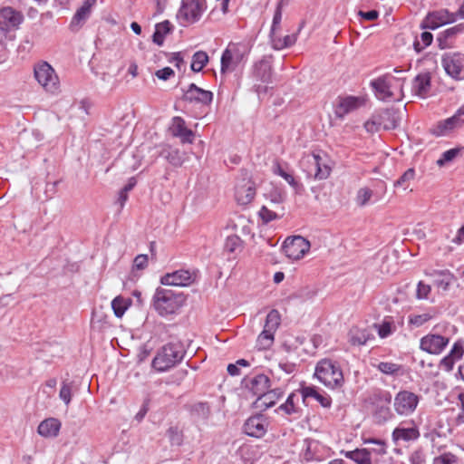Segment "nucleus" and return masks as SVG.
Masks as SVG:
<instances>
[{
  "label": "nucleus",
  "instance_id": "f257e3e1",
  "mask_svg": "<svg viewBox=\"0 0 464 464\" xmlns=\"http://www.w3.org/2000/svg\"><path fill=\"white\" fill-rule=\"evenodd\" d=\"M186 295L169 288L157 287L151 299V306L160 316L176 314L185 304Z\"/></svg>",
  "mask_w": 464,
  "mask_h": 464
},
{
  "label": "nucleus",
  "instance_id": "f03ea898",
  "mask_svg": "<svg viewBox=\"0 0 464 464\" xmlns=\"http://www.w3.org/2000/svg\"><path fill=\"white\" fill-rule=\"evenodd\" d=\"M185 353L181 343H167L158 351L152 361V367L158 372H165L180 362Z\"/></svg>",
  "mask_w": 464,
  "mask_h": 464
},
{
  "label": "nucleus",
  "instance_id": "7ed1b4c3",
  "mask_svg": "<svg viewBox=\"0 0 464 464\" xmlns=\"http://www.w3.org/2000/svg\"><path fill=\"white\" fill-rule=\"evenodd\" d=\"M315 377L326 387L340 388L344 382L341 368L332 360H321L315 367Z\"/></svg>",
  "mask_w": 464,
  "mask_h": 464
},
{
  "label": "nucleus",
  "instance_id": "20e7f679",
  "mask_svg": "<svg viewBox=\"0 0 464 464\" xmlns=\"http://www.w3.org/2000/svg\"><path fill=\"white\" fill-rule=\"evenodd\" d=\"M246 53V48L244 44L230 43L221 56V74L236 71L244 62Z\"/></svg>",
  "mask_w": 464,
  "mask_h": 464
},
{
  "label": "nucleus",
  "instance_id": "39448f33",
  "mask_svg": "<svg viewBox=\"0 0 464 464\" xmlns=\"http://www.w3.org/2000/svg\"><path fill=\"white\" fill-rule=\"evenodd\" d=\"M206 8V0H182L177 17L182 24H193L200 19Z\"/></svg>",
  "mask_w": 464,
  "mask_h": 464
},
{
  "label": "nucleus",
  "instance_id": "423d86ee",
  "mask_svg": "<svg viewBox=\"0 0 464 464\" xmlns=\"http://www.w3.org/2000/svg\"><path fill=\"white\" fill-rule=\"evenodd\" d=\"M34 77L46 92L55 93L58 91L59 79L49 63L44 62L35 66Z\"/></svg>",
  "mask_w": 464,
  "mask_h": 464
},
{
  "label": "nucleus",
  "instance_id": "0eeeda50",
  "mask_svg": "<svg viewBox=\"0 0 464 464\" xmlns=\"http://www.w3.org/2000/svg\"><path fill=\"white\" fill-rule=\"evenodd\" d=\"M256 196V185L248 173L245 171L235 186V199L237 204L248 205Z\"/></svg>",
  "mask_w": 464,
  "mask_h": 464
},
{
  "label": "nucleus",
  "instance_id": "6e6552de",
  "mask_svg": "<svg viewBox=\"0 0 464 464\" xmlns=\"http://www.w3.org/2000/svg\"><path fill=\"white\" fill-rule=\"evenodd\" d=\"M401 81V79L396 78L391 73H386L372 80L370 85L373 89L378 99L382 101H388L392 99L394 96L392 92L394 83L400 82Z\"/></svg>",
  "mask_w": 464,
  "mask_h": 464
},
{
  "label": "nucleus",
  "instance_id": "1a4fd4ad",
  "mask_svg": "<svg viewBox=\"0 0 464 464\" xmlns=\"http://www.w3.org/2000/svg\"><path fill=\"white\" fill-rule=\"evenodd\" d=\"M310 242L301 236L287 237L283 244L285 255L292 260H299L310 249Z\"/></svg>",
  "mask_w": 464,
  "mask_h": 464
},
{
  "label": "nucleus",
  "instance_id": "9d476101",
  "mask_svg": "<svg viewBox=\"0 0 464 464\" xmlns=\"http://www.w3.org/2000/svg\"><path fill=\"white\" fill-rule=\"evenodd\" d=\"M419 396L410 391L399 392L393 401L394 411L401 416L411 415L417 408Z\"/></svg>",
  "mask_w": 464,
  "mask_h": 464
},
{
  "label": "nucleus",
  "instance_id": "9b49d317",
  "mask_svg": "<svg viewBox=\"0 0 464 464\" xmlns=\"http://www.w3.org/2000/svg\"><path fill=\"white\" fill-rule=\"evenodd\" d=\"M456 21V14L447 9L430 12L420 24L421 29H437L447 24Z\"/></svg>",
  "mask_w": 464,
  "mask_h": 464
},
{
  "label": "nucleus",
  "instance_id": "f8f14e48",
  "mask_svg": "<svg viewBox=\"0 0 464 464\" xmlns=\"http://www.w3.org/2000/svg\"><path fill=\"white\" fill-rule=\"evenodd\" d=\"M22 15L11 7H5L0 10V44L6 37V33L15 29L22 22Z\"/></svg>",
  "mask_w": 464,
  "mask_h": 464
},
{
  "label": "nucleus",
  "instance_id": "ddd939ff",
  "mask_svg": "<svg viewBox=\"0 0 464 464\" xmlns=\"http://www.w3.org/2000/svg\"><path fill=\"white\" fill-rule=\"evenodd\" d=\"M442 64L446 72L455 80L464 78V54L455 53L446 55L442 59Z\"/></svg>",
  "mask_w": 464,
  "mask_h": 464
},
{
  "label": "nucleus",
  "instance_id": "4468645a",
  "mask_svg": "<svg viewBox=\"0 0 464 464\" xmlns=\"http://www.w3.org/2000/svg\"><path fill=\"white\" fill-rule=\"evenodd\" d=\"M420 437V431L414 421H403L396 427L392 434V440L395 444L399 441H413Z\"/></svg>",
  "mask_w": 464,
  "mask_h": 464
},
{
  "label": "nucleus",
  "instance_id": "2eb2a0df",
  "mask_svg": "<svg viewBox=\"0 0 464 464\" xmlns=\"http://www.w3.org/2000/svg\"><path fill=\"white\" fill-rule=\"evenodd\" d=\"M244 387L248 390L257 400L270 387V379L266 374L260 373L252 377H246L243 380Z\"/></svg>",
  "mask_w": 464,
  "mask_h": 464
},
{
  "label": "nucleus",
  "instance_id": "dca6fc26",
  "mask_svg": "<svg viewBox=\"0 0 464 464\" xmlns=\"http://www.w3.org/2000/svg\"><path fill=\"white\" fill-rule=\"evenodd\" d=\"M267 425V419L262 414H257L246 420L244 424V430L248 436L261 438L266 434Z\"/></svg>",
  "mask_w": 464,
  "mask_h": 464
},
{
  "label": "nucleus",
  "instance_id": "f3484780",
  "mask_svg": "<svg viewBox=\"0 0 464 464\" xmlns=\"http://www.w3.org/2000/svg\"><path fill=\"white\" fill-rule=\"evenodd\" d=\"M449 343V338L439 334H428L420 339V349L431 353L439 354Z\"/></svg>",
  "mask_w": 464,
  "mask_h": 464
},
{
  "label": "nucleus",
  "instance_id": "a211bd4d",
  "mask_svg": "<svg viewBox=\"0 0 464 464\" xmlns=\"http://www.w3.org/2000/svg\"><path fill=\"white\" fill-rule=\"evenodd\" d=\"M194 282V275L188 270H178L169 273L160 278L164 285L187 286Z\"/></svg>",
  "mask_w": 464,
  "mask_h": 464
},
{
  "label": "nucleus",
  "instance_id": "6ab92c4d",
  "mask_svg": "<svg viewBox=\"0 0 464 464\" xmlns=\"http://www.w3.org/2000/svg\"><path fill=\"white\" fill-rule=\"evenodd\" d=\"M365 444L372 445L365 449L373 456L375 464H392V459L386 456V443L383 440L370 439L365 440Z\"/></svg>",
  "mask_w": 464,
  "mask_h": 464
},
{
  "label": "nucleus",
  "instance_id": "aec40b11",
  "mask_svg": "<svg viewBox=\"0 0 464 464\" xmlns=\"http://www.w3.org/2000/svg\"><path fill=\"white\" fill-rule=\"evenodd\" d=\"M213 99V93L198 87L195 83H191L184 94V100L189 102H197L201 104H210Z\"/></svg>",
  "mask_w": 464,
  "mask_h": 464
},
{
  "label": "nucleus",
  "instance_id": "412c9836",
  "mask_svg": "<svg viewBox=\"0 0 464 464\" xmlns=\"http://www.w3.org/2000/svg\"><path fill=\"white\" fill-rule=\"evenodd\" d=\"M96 2L97 0H85L82 6L77 9L70 24V28L72 31H78L90 17L92 9L96 5Z\"/></svg>",
  "mask_w": 464,
  "mask_h": 464
},
{
  "label": "nucleus",
  "instance_id": "4be33fe9",
  "mask_svg": "<svg viewBox=\"0 0 464 464\" xmlns=\"http://www.w3.org/2000/svg\"><path fill=\"white\" fill-rule=\"evenodd\" d=\"M171 134L180 139L183 143H192L194 133L186 127L185 121L181 117H174L169 127Z\"/></svg>",
  "mask_w": 464,
  "mask_h": 464
},
{
  "label": "nucleus",
  "instance_id": "5701e85b",
  "mask_svg": "<svg viewBox=\"0 0 464 464\" xmlns=\"http://www.w3.org/2000/svg\"><path fill=\"white\" fill-rule=\"evenodd\" d=\"M364 99L362 97L348 96L341 99L335 109L337 118H343L346 114L355 111L364 104Z\"/></svg>",
  "mask_w": 464,
  "mask_h": 464
},
{
  "label": "nucleus",
  "instance_id": "b1692460",
  "mask_svg": "<svg viewBox=\"0 0 464 464\" xmlns=\"http://www.w3.org/2000/svg\"><path fill=\"white\" fill-rule=\"evenodd\" d=\"M307 162L314 169V178L315 179H325L331 174V168L326 164L325 160L319 154H312L307 159Z\"/></svg>",
  "mask_w": 464,
  "mask_h": 464
},
{
  "label": "nucleus",
  "instance_id": "393cba45",
  "mask_svg": "<svg viewBox=\"0 0 464 464\" xmlns=\"http://www.w3.org/2000/svg\"><path fill=\"white\" fill-rule=\"evenodd\" d=\"M430 90V75L429 72L418 74L412 81L411 91L412 93L425 98Z\"/></svg>",
  "mask_w": 464,
  "mask_h": 464
},
{
  "label": "nucleus",
  "instance_id": "a878e982",
  "mask_svg": "<svg viewBox=\"0 0 464 464\" xmlns=\"http://www.w3.org/2000/svg\"><path fill=\"white\" fill-rule=\"evenodd\" d=\"M463 353V344L460 342L455 343L450 353L440 361V366L446 372H450L453 369L455 362L460 360Z\"/></svg>",
  "mask_w": 464,
  "mask_h": 464
},
{
  "label": "nucleus",
  "instance_id": "bb28decb",
  "mask_svg": "<svg viewBox=\"0 0 464 464\" xmlns=\"http://www.w3.org/2000/svg\"><path fill=\"white\" fill-rule=\"evenodd\" d=\"M464 32V23L456 24L450 28L441 32L437 40L439 42V47L440 49H446L451 46V40L458 34Z\"/></svg>",
  "mask_w": 464,
  "mask_h": 464
},
{
  "label": "nucleus",
  "instance_id": "cd10ccee",
  "mask_svg": "<svg viewBox=\"0 0 464 464\" xmlns=\"http://www.w3.org/2000/svg\"><path fill=\"white\" fill-rule=\"evenodd\" d=\"M61 428V422L54 418L43 420L37 429L38 433L43 437H56Z\"/></svg>",
  "mask_w": 464,
  "mask_h": 464
},
{
  "label": "nucleus",
  "instance_id": "c85d7f7f",
  "mask_svg": "<svg viewBox=\"0 0 464 464\" xmlns=\"http://www.w3.org/2000/svg\"><path fill=\"white\" fill-rule=\"evenodd\" d=\"M464 121H462L458 116H452L448 118L447 120L440 121L438 123L437 127L433 130V134L436 136H443L446 135L450 130L455 128H459L462 126Z\"/></svg>",
  "mask_w": 464,
  "mask_h": 464
},
{
  "label": "nucleus",
  "instance_id": "c756f323",
  "mask_svg": "<svg viewBox=\"0 0 464 464\" xmlns=\"http://www.w3.org/2000/svg\"><path fill=\"white\" fill-rule=\"evenodd\" d=\"M379 117L385 130L395 129L401 121L399 111L393 108L383 111Z\"/></svg>",
  "mask_w": 464,
  "mask_h": 464
},
{
  "label": "nucleus",
  "instance_id": "7c9ffc66",
  "mask_svg": "<svg viewBox=\"0 0 464 464\" xmlns=\"http://www.w3.org/2000/svg\"><path fill=\"white\" fill-rule=\"evenodd\" d=\"M265 197L268 201L267 205L280 208H283L281 205L285 199V192L281 188L271 186L266 192Z\"/></svg>",
  "mask_w": 464,
  "mask_h": 464
},
{
  "label": "nucleus",
  "instance_id": "2f4dec72",
  "mask_svg": "<svg viewBox=\"0 0 464 464\" xmlns=\"http://www.w3.org/2000/svg\"><path fill=\"white\" fill-rule=\"evenodd\" d=\"M346 458L353 460L357 464H375L373 456L366 449H356L344 452Z\"/></svg>",
  "mask_w": 464,
  "mask_h": 464
},
{
  "label": "nucleus",
  "instance_id": "473e14b6",
  "mask_svg": "<svg viewBox=\"0 0 464 464\" xmlns=\"http://www.w3.org/2000/svg\"><path fill=\"white\" fill-rule=\"evenodd\" d=\"M284 394V392L280 388H276L273 390H266V392L260 397L259 400L256 401L259 403L260 407H265V409L270 408L274 406L277 400H279Z\"/></svg>",
  "mask_w": 464,
  "mask_h": 464
},
{
  "label": "nucleus",
  "instance_id": "72a5a7b5",
  "mask_svg": "<svg viewBox=\"0 0 464 464\" xmlns=\"http://www.w3.org/2000/svg\"><path fill=\"white\" fill-rule=\"evenodd\" d=\"M258 215L264 223H269L270 221L281 218L285 215V208H276V207L264 205L259 210Z\"/></svg>",
  "mask_w": 464,
  "mask_h": 464
},
{
  "label": "nucleus",
  "instance_id": "f704fd0d",
  "mask_svg": "<svg viewBox=\"0 0 464 464\" xmlns=\"http://www.w3.org/2000/svg\"><path fill=\"white\" fill-rule=\"evenodd\" d=\"M302 395L304 399L314 398L324 408H329L332 403V399L327 394H322L317 392L314 387L307 386L302 389Z\"/></svg>",
  "mask_w": 464,
  "mask_h": 464
},
{
  "label": "nucleus",
  "instance_id": "c9c22d12",
  "mask_svg": "<svg viewBox=\"0 0 464 464\" xmlns=\"http://www.w3.org/2000/svg\"><path fill=\"white\" fill-rule=\"evenodd\" d=\"M270 38L273 48L276 50H282L294 45L296 42L297 36L296 34H293L281 37L277 33H276L274 35H270Z\"/></svg>",
  "mask_w": 464,
  "mask_h": 464
},
{
  "label": "nucleus",
  "instance_id": "e433bc0d",
  "mask_svg": "<svg viewBox=\"0 0 464 464\" xmlns=\"http://www.w3.org/2000/svg\"><path fill=\"white\" fill-rule=\"evenodd\" d=\"M255 77L262 82H269L272 79V67L268 62L261 61L255 66Z\"/></svg>",
  "mask_w": 464,
  "mask_h": 464
},
{
  "label": "nucleus",
  "instance_id": "4c0bfd02",
  "mask_svg": "<svg viewBox=\"0 0 464 464\" xmlns=\"http://www.w3.org/2000/svg\"><path fill=\"white\" fill-rule=\"evenodd\" d=\"M172 30L171 24L166 20L160 24H156L155 32L153 34L152 39L153 42L158 45H162L164 42L165 35L170 33Z\"/></svg>",
  "mask_w": 464,
  "mask_h": 464
},
{
  "label": "nucleus",
  "instance_id": "58836bf2",
  "mask_svg": "<svg viewBox=\"0 0 464 464\" xmlns=\"http://www.w3.org/2000/svg\"><path fill=\"white\" fill-rule=\"evenodd\" d=\"M318 442L312 440H304V449L302 452V458L305 461L320 460V457L315 454Z\"/></svg>",
  "mask_w": 464,
  "mask_h": 464
},
{
  "label": "nucleus",
  "instance_id": "ea45409f",
  "mask_svg": "<svg viewBox=\"0 0 464 464\" xmlns=\"http://www.w3.org/2000/svg\"><path fill=\"white\" fill-rule=\"evenodd\" d=\"M281 323V315L276 309L271 310L265 322L264 329L276 334Z\"/></svg>",
  "mask_w": 464,
  "mask_h": 464
},
{
  "label": "nucleus",
  "instance_id": "a19ab883",
  "mask_svg": "<svg viewBox=\"0 0 464 464\" xmlns=\"http://www.w3.org/2000/svg\"><path fill=\"white\" fill-rule=\"evenodd\" d=\"M281 323V315L276 309L271 310L265 322L264 329L276 334Z\"/></svg>",
  "mask_w": 464,
  "mask_h": 464
},
{
  "label": "nucleus",
  "instance_id": "79ce46f5",
  "mask_svg": "<svg viewBox=\"0 0 464 464\" xmlns=\"http://www.w3.org/2000/svg\"><path fill=\"white\" fill-rule=\"evenodd\" d=\"M208 63V55L204 51H198L196 52L192 56V63H191V70L193 72H198L202 71V69L206 66V64Z\"/></svg>",
  "mask_w": 464,
  "mask_h": 464
},
{
  "label": "nucleus",
  "instance_id": "37998d69",
  "mask_svg": "<svg viewBox=\"0 0 464 464\" xmlns=\"http://www.w3.org/2000/svg\"><path fill=\"white\" fill-rule=\"evenodd\" d=\"M433 35L430 32H423L420 36H416L413 42V48L417 53H420L426 47L431 44Z\"/></svg>",
  "mask_w": 464,
  "mask_h": 464
},
{
  "label": "nucleus",
  "instance_id": "c03bdc74",
  "mask_svg": "<svg viewBox=\"0 0 464 464\" xmlns=\"http://www.w3.org/2000/svg\"><path fill=\"white\" fill-rule=\"evenodd\" d=\"M275 340V334L264 329L256 339V347L259 350H266L270 348Z\"/></svg>",
  "mask_w": 464,
  "mask_h": 464
},
{
  "label": "nucleus",
  "instance_id": "a18cd8bd",
  "mask_svg": "<svg viewBox=\"0 0 464 464\" xmlns=\"http://www.w3.org/2000/svg\"><path fill=\"white\" fill-rule=\"evenodd\" d=\"M273 172L282 177L292 188L298 191L301 185L295 179L292 174L287 173L278 162L273 166Z\"/></svg>",
  "mask_w": 464,
  "mask_h": 464
},
{
  "label": "nucleus",
  "instance_id": "49530a36",
  "mask_svg": "<svg viewBox=\"0 0 464 464\" xmlns=\"http://www.w3.org/2000/svg\"><path fill=\"white\" fill-rule=\"evenodd\" d=\"M130 302L122 296L115 297L111 302V308L116 317L121 318L128 309Z\"/></svg>",
  "mask_w": 464,
  "mask_h": 464
},
{
  "label": "nucleus",
  "instance_id": "de8ad7c7",
  "mask_svg": "<svg viewBox=\"0 0 464 464\" xmlns=\"http://www.w3.org/2000/svg\"><path fill=\"white\" fill-rule=\"evenodd\" d=\"M368 340V334L364 330L353 328L349 332V342L353 345L365 344Z\"/></svg>",
  "mask_w": 464,
  "mask_h": 464
},
{
  "label": "nucleus",
  "instance_id": "09e8293b",
  "mask_svg": "<svg viewBox=\"0 0 464 464\" xmlns=\"http://www.w3.org/2000/svg\"><path fill=\"white\" fill-rule=\"evenodd\" d=\"M163 156L170 164L179 166L182 163V157L178 150L167 147L161 151Z\"/></svg>",
  "mask_w": 464,
  "mask_h": 464
},
{
  "label": "nucleus",
  "instance_id": "8fccbe9b",
  "mask_svg": "<svg viewBox=\"0 0 464 464\" xmlns=\"http://www.w3.org/2000/svg\"><path fill=\"white\" fill-rule=\"evenodd\" d=\"M374 327L377 329L378 334L381 338L388 337L396 329L394 323L390 320H385L380 324H374Z\"/></svg>",
  "mask_w": 464,
  "mask_h": 464
},
{
  "label": "nucleus",
  "instance_id": "3c124183",
  "mask_svg": "<svg viewBox=\"0 0 464 464\" xmlns=\"http://www.w3.org/2000/svg\"><path fill=\"white\" fill-rule=\"evenodd\" d=\"M414 169H408L398 180L394 182V187H401L404 190L410 186V182L414 179Z\"/></svg>",
  "mask_w": 464,
  "mask_h": 464
},
{
  "label": "nucleus",
  "instance_id": "603ef678",
  "mask_svg": "<svg viewBox=\"0 0 464 464\" xmlns=\"http://www.w3.org/2000/svg\"><path fill=\"white\" fill-rule=\"evenodd\" d=\"M192 413L198 418L208 419L210 415V407L207 402H197L192 406Z\"/></svg>",
  "mask_w": 464,
  "mask_h": 464
},
{
  "label": "nucleus",
  "instance_id": "864d4df0",
  "mask_svg": "<svg viewBox=\"0 0 464 464\" xmlns=\"http://www.w3.org/2000/svg\"><path fill=\"white\" fill-rule=\"evenodd\" d=\"M242 244V240L237 236H229L227 237L224 249L228 253H234L237 250L240 249Z\"/></svg>",
  "mask_w": 464,
  "mask_h": 464
},
{
  "label": "nucleus",
  "instance_id": "5fc2aeb1",
  "mask_svg": "<svg viewBox=\"0 0 464 464\" xmlns=\"http://www.w3.org/2000/svg\"><path fill=\"white\" fill-rule=\"evenodd\" d=\"M439 274L442 276V278L436 280L435 284L438 287L447 291L455 277L449 271H440Z\"/></svg>",
  "mask_w": 464,
  "mask_h": 464
},
{
  "label": "nucleus",
  "instance_id": "6e6d98bb",
  "mask_svg": "<svg viewBox=\"0 0 464 464\" xmlns=\"http://www.w3.org/2000/svg\"><path fill=\"white\" fill-rule=\"evenodd\" d=\"M372 196V190L368 188H362L356 195V203L360 207L367 205Z\"/></svg>",
  "mask_w": 464,
  "mask_h": 464
},
{
  "label": "nucleus",
  "instance_id": "4d7b16f0",
  "mask_svg": "<svg viewBox=\"0 0 464 464\" xmlns=\"http://www.w3.org/2000/svg\"><path fill=\"white\" fill-rule=\"evenodd\" d=\"M167 435L171 445L179 446L183 441V434L177 427H170L167 430Z\"/></svg>",
  "mask_w": 464,
  "mask_h": 464
},
{
  "label": "nucleus",
  "instance_id": "13d9d810",
  "mask_svg": "<svg viewBox=\"0 0 464 464\" xmlns=\"http://www.w3.org/2000/svg\"><path fill=\"white\" fill-rule=\"evenodd\" d=\"M281 21H282V2H279L277 4V6H276L275 14H274L270 35H274L276 33H277V31L280 29Z\"/></svg>",
  "mask_w": 464,
  "mask_h": 464
},
{
  "label": "nucleus",
  "instance_id": "bf43d9fd",
  "mask_svg": "<svg viewBox=\"0 0 464 464\" xmlns=\"http://www.w3.org/2000/svg\"><path fill=\"white\" fill-rule=\"evenodd\" d=\"M377 368L384 374L392 375L400 371L401 366L393 362H382L377 365Z\"/></svg>",
  "mask_w": 464,
  "mask_h": 464
},
{
  "label": "nucleus",
  "instance_id": "052dcab7",
  "mask_svg": "<svg viewBox=\"0 0 464 464\" xmlns=\"http://www.w3.org/2000/svg\"><path fill=\"white\" fill-rule=\"evenodd\" d=\"M460 149L454 148L443 152L441 158L437 160L439 166H443L446 162L453 160L459 153Z\"/></svg>",
  "mask_w": 464,
  "mask_h": 464
},
{
  "label": "nucleus",
  "instance_id": "680f3d73",
  "mask_svg": "<svg viewBox=\"0 0 464 464\" xmlns=\"http://www.w3.org/2000/svg\"><path fill=\"white\" fill-rule=\"evenodd\" d=\"M431 292V287L430 285L425 284L422 281H420L417 285L416 289V298L418 300L427 299L429 295Z\"/></svg>",
  "mask_w": 464,
  "mask_h": 464
},
{
  "label": "nucleus",
  "instance_id": "e2e57ef3",
  "mask_svg": "<svg viewBox=\"0 0 464 464\" xmlns=\"http://www.w3.org/2000/svg\"><path fill=\"white\" fill-rule=\"evenodd\" d=\"M430 318L431 315L426 313L421 314H411L409 316V324L419 327L428 322Z\"/></svg>",
  "mask_w": 464,
  "mask_h": 464
},
{
  "label": "nucleus",
  "instance_id": "0e129e2a",
  "mask_svg": "<svg viewBox=\"0 0 464 464\" xmlns=\"http://www.w3.org/2000/svg\"><path fill=\"white\" fill-rule=\"evenodd\" d=\"M382 121L380 120L379 115L373 116L372 119L368 120L364 123V128L367 132L369 133H374L377 132L380 130V127L382 126Z\"/></svg>",
  "mask_w": 464,
  "mask_h": 464
},
{
  "label": "nucleus",
  "instance_id": "69168bd1",
  "mask_svg": "<svg viewBox=\"0 0 464 464\" xmlns=\"http://www.w3.org/2000/svg\"><path fill=\"white\" fill-rule=\"evenodd\" d=\"M317 294V291L314 288H302L297 293L295 294V297L300 298L304 301L313 299Z\"/></svg>",
  "mask_w": 464,
  "mask_h": 464
},
{
  "label": "nucleus",
  "instance_id": "338daca9",
  "mask_svg": "<svg viewBox=\"0 0 464 464\" xmlns=\"http://www.w3.org/2000/svg\"><path fill=\"white\" fill-rule=\"evenodd\" d=\"M59 396L61 400H63L64 403L68 405L72 400V386L66 382H63L60 390Z\"/></svg>",
  "mask_w": 464,
  "mask_h": 464
},
{
  "label": "nucleus",
  "instance_id": "774afa93",
  "mask_svg": "<svg viewBox=\"0 0 464 464\" xmlns=\"http://www.w3.org/2000/svg\"><path fill=\"white\" fill-rule=\"evenodd\" d=\"M295 394L294 393H291L287 399H286V401L282 404L279 409L284 411L286 414H292V413H295L296 412V408L294 404V398H295Z\"/></svg>",
  "mask_w": 464,
  "mask_h": 464
}]
</instances>
